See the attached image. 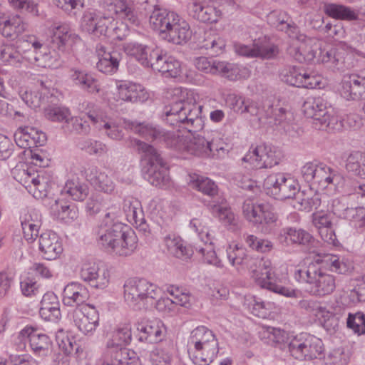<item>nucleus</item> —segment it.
Listing matches in <instances>:
<instances>
[{
	"label": "nucleus",
	"mask_w": 365,
	"mask_h": 365,
	"mask_svg": "<svg viewBox=\"0 0 365 365\" xmlns=\"http://www.w3.org/2000/svg\"><path fill=\"white\" fill-rule=\"evenodd\" d=\"M96 53L98 57L96 67L99 71L106 74H113L118 71L121 59L119 51L99 43L96 46Z\"/></svg>",
	"instance_id": "4be33fe9"
},
{
	"label": "nucleus",
	"mask_w": 365,
	"mask_h": 365,
	"mask_svg": "<svg viewBox=\"0 0 365 365\" xmlns=\"http://www.w3.org/2000/svg\"><path fill=\"white\" fill-rule=\"evenodd\" d=\"M81 40L78 35L76 34L67 26L61 25L56 26L51 37V47L52 51L42 53L40 49L43 46L41 41L36 36H27L24 38V48L31 46L34 48L35 55L33 58L28 56L31 61H38V66L56 69L62 66L63 61L61 55L56 51L63 52L66 46H73Z\"/></svg>",
	"instance_id": "20e7f679"
},
{
	"label": "nucleus",
	"mask_w": 365,
	"mask_h": 365,
	"mask_svg": "<svg viewBox=\"0 0 365 365\" xmlns=\"http://www.w3.org/2000/svg\"><path fill=\"white\" fill-rule=\"evenodd\" d=\"M217 342L215 335L211 330L205 326H200L191 331L187 346L188 348H190V346L197 347Z\"/></svg>",
	"instance_id": "a18cd8bd"
},
{
	"label": "nucleus",
	"mask_w": 365,
	"mask_h": 365,
	"mask_svg": "<svg viewBox=\"0 0 365 365\" xmlns=\"http://www.w3.org/2000/svg\"><path fill=\"white\" fill-rule=\"evenodd\" d=\"M128 147L135 149L146 162L144 178L155 187H163L169 183L168 169L153 146L138 139L130 138L126 141Z\"/></svg>",
	"instance_id": "423d86ee"
},
{
	"label": "nucleus",
	"mask_w": 365,
	"mask_h": 365,
	"mask_svg": "<svg viewBox=\"0 0 365 365\" xmlns=\"http://www.w3.org/2000/svg\"><path fill=\"white\" fill-rule=\"evenodd\" d=\"M303 360H312L320 358L323 354V342L322 341L307 333L304 335V344L303 347Z\"/></svg>",
	"instance_id": "09e8293b"
},
{
	"label": "nucleus",
	"mask_w": 365,
	"mask_h": 365,
	"mask_svg": "<svg viewBox=\"0 0 365 365\" xmlns=\"http://www.w3.org/2000/svg\"><path fill=\"white\" fill-rule=\"evenodd\" d=\"M341 95L348 101L365 98V76L358 73L345 75L341 81Z\"/></svg>",
	"instance_id": "6ab92c4d"
},
{
	"label": "nucleus",
	"mask_w": 365,
	"mask_h": 365,
	"mask_svg": "<svg viewBox=\"0 0 365 365\" xmlns=\"http://www.w3.org/2000/svg\"><path fill=\"white\" fill-rule=\"evenodd\" d=\"M86 108L85 114L91 120L92 123L100 130L104 129L106 135L114 140H121L124 133L118 124L112 120H106L99 110L94 108L93 103H88Z\"/></svg>",
	"instance_id": "aec40b11"
},
{
	"label": "nucleus",
	"mask_w": 365,
	"mask_h": 365,
	"mask_svg": "<svg viewBox=\"0 0 365 365\" xmlns=\"http://www.w3.org/2000/svg\"><path fill=\"white\" fill-rule=\"evenodd\" d=\"M189 14L193 19L206 24L218 21L221 11L212 5H207L202 0H194L188 6Z\"/></svg>",
	"instance_id": "393cba45"
},
{
	"label": "nucleus",
	"mask_w": 365,
	"mask_h": 365,
	"mask_svg": "<svg viewBox=\"0 0 365 365\" xmlns=\"http://www.w3.org/2000/svg\"><path fill=\"white\" fill-rule=\"evenodd\" d=\"M259 334L265 343L280 349L287 346L290 339L284 330L272 327H263Z\"/></svg>",
	"instance_id": "58836bf2"
},
{
	"label": "nucleus",
	"mask_w": 365,
	"mask_h": 365,
	"mask_svg": "<svg viewBox=\"0 0 365 365\" xmlns=\"http://www.w3.org/2000/svg\"><path fill=\"white\" fill-rule=\"evenodd\" d=\"M227 257L232 264L237 269L240 267H245L252 272V277L254 278V271L260 270L259 268V262L258 261H267L262 258H252L247 254L245 248L239 245H229L226 249Z\"/></svg>",
	"instance_id": "f3484780"
},
{
	"label": "nucleus",
	"mask_w": 365,
	"mask_h": 365,
	"mask_svg": "<svg viewBox=\"0 0 365 365\" xmlns=\"http://www.w3.org/2000/svg\"><path fill=\"white\" fill-rule=\"evenodd\" d=\"M207 142L212 149L210 157L221 158L228 152V145L225 142L222 135L217 130L207 132Z\"/></svg>",
	"instance_id": "3c124183"
},
{
	"label": "nucleus",
	"mask_w": 365,
	"mask_h": 365,
	"mask_svg": "<svg viewBox=\"0 0 365 365\" xmlns=\"http://www.w3.org/2000/svg\"><path fill=\"white\" fill-rule=\"evenodd\" d=\"M44 205L49 209L54 219L63 223L70 224L78 218L77 207L59 197L46 199Z\"/></svg>",
	"instance_id": "dca6fc26"
},
{
	"label": "nucleus",
	"mask_w": 365,
	"mask_h": 365,
	"mask_svg": "<svg viewBox=\"0 0 365 365\" xmlns=\"http://www.w3.org/2000/svg\"><path fill=\"white\" fill-rule=\"evenodd\" d=\"M0 59L8 65L21 68L23 62V46L21 39L15 43L0 46Z\"/></svg>",
	"instance_id": "7c9ffc66"
},
{
	"label": "nucleus",
	"mask_w": 365,
	"mask_h": 365,
	"mask_svg": "<svg viewBox=\"0 0 365 365\" xmlns=\"http://www.w3.org/2000/svg\"><path fill=\"white\" fill-rule=\"evenodd\" d=\"M277 240L284 247L298 246L307 249L314 242V238L307 230L289 226L283 227L280 230Z\"/></svg>",
	"instance_id": "4468645a"
},
{
	"label": "nucleus",
	"mask_w": 365,
	"mask_h": 365,
	"mask_svg": "<svg viewBox=\"0 0 365 365\" xmlns=\"http://www.w3.org/2000/svg\"><path fill=\"white\" fill-rule=\"evenodd\" d=\"M68 78L74 86L89 94H98L101 91L98 79L86 70L71 68L68 72Z\"/></svg>",
	"instance_id": "412c9836"
},
{
	"label": "nucleus",
	"mask_w": 365,
	"mask_h": 365,
	"mask_svg": "<svg viewBox=\"0 0 365 365\" xmlns=\"http://www.w3.org/2000/svg\"><path fill=\"white\" fill-rule=\"evenodd\" d=\"M31 349L35 354L46 356L51 351L52 342L49 337L41 333L36 327L26 325L24 327V336Z\"/></svg>",
	"instance_id": "5701e85b"
},
{
	"label": "nucleus",
	"mask_w": 365,
	"mask_h": 365,
	"mask_svg": "<svg viewBox=\"0 0 365 365\" xmlns=\"http://www.w3.org/2000/svg\"><path fill=\"white\" fill-rule=\"evenodd\" d=\"M217 65L216 75H220L230 81L247 78L250 76V71L247 68L238 64L218 61Z\"/></svg>",
	"instance_id": "ea45409f"
},
{
	"label": "nucleus",
	"mask_w": 365,
	"mask_h": 365,
	"mask_svg": "<svg viewBox=\"0 0 365 365\" xmlns=\"http://www.w3.org/2000/svg\"><path fill=\"white\" fill-rule=\"evenodd\" d=\"M66 133L88 135L91 131L89 124L81 118L70 115L63 125Z\"/></svg>",
	"instance_id": "bf43d9fd"
},
{
	"label": "nucleus",
	"mask_w": 365,
	"mask_h": 365,
	"mask_svg": "<svg viewBox=\"0 0 365 365\" xmlns=\"http://www.w3.org/2000/svg\"><path fill=\"white\" fill-rule=\"evenodd\" d=\"M73 325L86 336H92L99 325V314L93 305L76 308L71 313Z\"/></svg>",
	"instance_id": "ddd939ff"
},
{
	"label": "nucleus",
	"mask_w": 365,
	"mask_h": 365,
	"mask_svg": "<svg viewBox=\"0 0 365 365\" xmlns=\"http://www.w3.org/2000/svg\"><path fill=\"white\" fill-rule=\"evenodd\" d=\"M321 203V195L312 189H308L297 192L293 205L298 210L310 212L314 209H318Z\"/></svg>",
	"instance_id": "4c0bfd02"
},
{
	"label": "nucleus",
	"mask_w": 365,
	"mask_h": 365,
	"mask_svg": "<svg viewBox=\"0 0 365 365\" xmlns=\"http://www.w3.org/2000/svg\"><path fill=\"white\" fill-rule=\"evenodd\" d=\"M128 128L138 133L147 140H152L163 144L180 155L181 158L190 156L210 158L212 150L207 142V132L201 133H191L187 135L178 132L166 130L159 126L149 123L129 122L125 125Z\"/></svg>",
	"instance_id": "f257e3e1"
},
{
	"label": "nucleus",
	"mask_w": 365,
	"mask_h": 365,
	"mask_svg": "<svg viewBox=\"0 0 365 365\" xmlns=\"http://www.w3.org/2000/svg\"><path fill=\"white\" fill-rule=\"evenodd\" d=\"M163 241L168 252L177 258L186 260L193 255V248L186 245L184 240L175 234L166 235Z\"/></svg>",
	"instance_id": "473e14b6"
},
{
	"label": "nucleus",
	"mask_w": 365,
	"mask_h": 365,
	"mask_svg": "<svg viewBox=\"0 0 365 365\" xmlns=\"http://www.w3.org/2000/svg\"><path fill=\"white\" fill-rule=\"evenodd\" d=\"M172 94L177 98L164 107L163 120L172 126L181 124L189 133L202 129V106L195 103L193 93L187 89L175 88L172 90Z\"/></svg>",
	"instance_id": "7ed1b4c3"
},
{
	"label": "nucleus",
	"mask_w": 365,
	"mask_h": 365,
	"mask_svg": "<svg viewBox=\"0 0 365 365\" xmlns=\"http://www.w3.org/2000/svg\"><path fill=\"white\" fill-rule=\"evenodd\" d=\"M282 158L280 150L268 145H259L250 149L242 160L248 163L253 168H272L279 163Z\"/></svg>",
	"instance_id": "9d476101"
},
{
	"label": "nucleus",
	"mask_w": 365,
	"mask_h": 365,
	"mask_svg": "<svg viewBox=\"0 0 365 365\" xmlns=\"http://www.w3.org/2000/svg\"><path fill=\"white\" fill-rule=\"evenodd\" d=\"M322 262L331 272L345 274L351 271L353 266L351 262L344 257L335 255H325Z\"/></svg>",
	"instance_id": "49530a36"
},
{
	"label": "nucleus",
	"mask_w": 365,
	"mask_h": 365,
	"mask_svg": "<svg viewBox=\"0 0 365 365\" xmlns=\"http://www.w3.org/2000/svg\"><path fill=\"white\" fill-rule=\"evenodd\" d=\"M87 177L91 185L97 190L108 194H111L115 190V185L112 178L96 166L89 168Z\"/></svg>",
	"instance_id": "c9c22d12"
},
{
	"label": "nucleus",
	"mask_w": 365,
	"mask_h": 365,
	"mask_svg": "<svg viewBox=\"0 0 365 365\" xmlns=\"http://www.w3.org/2000/svg\"><path fill=\"white\" fill-rule=\"evenodd\" d=\"M88 297L87 288L78 282H71L63 289V302L66 306L78 307L86 302Z\"/></svg>",
	"instance_id": "c756f323"
},
{
	"label": "nucleus",
	"mask_w": 365,
	"mask_h": 365,
	"mask_svg": "<svg viewBox=\"0 0 365 365\" xmlns=\"http://www.w3.org/2000/svg\"><path fill=\"white\" fill-rule=\"evenodd\" d=\"M188 184L190 187L210 197H214L218 193L217 185L213 180L206 177L197 174L190 175Z\"/></svg>",
	"instance_id": "c03bdc74"
},
{
	"label": "nucleus",
	"mask_w": 365,
	"mask_h": 365,
	"mask_svg": "<svg viewBox=\"0 0 365 365\" xmlns=\"http://www.w3.org/2000/svg\"><path fill=\"white\" fill-rule=\"evenodd\" d=\"M260 270L255 269L254 272V279L257 284L262 288H266L275 293L290 298H299L302 292L290 287L277 284L273 281V272L271 268V262L258 261Z\"/></svg>",
	"instance_id": "9b49d317"
},
{
	"label": "nucleus",
	"mask_w": 365,
	"mask_h": 365,
	"mask_svg": "<svg viewBox=\"0 0 365 365\" xmlns=\"http://www.w3.org/2000/svg\"><path fill=\"white\" fill-rule=\"evenodd\" d=\"M120 99L125 101L138 102L144 98L143 88L140 84L124 82L117 86Z\"/></svg>",
	"instance_id": "de8ad7c7"
},
{
	"label": "nucleus",
	"mask_w": 365,
	"mask_h": 365,
	"mask_svg": "<svg viewBox=\"0 0 365 365\" xmlns=\"http://www.w3.org/2000/svg\"><path fill=\"white\" fill-rule=\"evenodd\" d=\"M341 180L342 176L336 170L323 163H319L315 181L316 185L322 188H326L329 185L339 187Z\"/></svg>",
	"instance_id": "a19ab883"
},
{
	"label": "nucleus",
	"mask_w": 365,
	"mask_h": 365,
	"mask_svg": "<svg viewBox=\"0 0 365 365\" xmlns=\"http://www.w3.org/2000/svg\"><path fill=\"white\" fill-rule=\"evenodd\" d=\"M244 237L245 243L252 250L267 253L273 249V243L267 239H260L253 235H247Z\"/></svg>",
	"instance_id": "e2e57ef3"
},
{
	"label": "nucleus",
	"mask_w": 365,
	"mask_h": 365,
	"mask_svg": "<svg viewBox=\"0 0 365 365\" xmlns=\"http://www.w3.org/2000/svg\"><path fill=\"white\" fill-rule=\"evenodd\" d=\"M98 245L119 256L130 255L137 247L138 238L130 228L120 222L113 213L107 212L93 230Z\"/></svg>",
	"instance_id": "f03ea898"
},
{
	"label": "nucleus",
	"mask_w": 365,
	"mask_h": 365,
	"mask_svg": "<svg viewBox=\"0 0 365 365\" xmlns=\"http://www.w3.org/2000/svg\"><path fill=\"white\" fill-rule=\"evenodd\" d=\"M173 346L169 344L167 346H159L151 353L152 361L155 365H170L173 359Z\"/></svg>",
	"instance_id": "680f3d73"
},
{
	"label": "nucleus",
	"mask_w": 365,
	"mask_h": 365,
	"mask_svg": "<svg viewBox=\"0 0 365 365\" xmlns=\"http://www.w3.org/2000/svg\"><path fill=\"white\" fill-rule=\"evenodd\" d=\"M23 33V17L19 14L0 16V34L6 38H19Z\"/></svg>",
	"instance_id": "f704fd0d"
},
{
	"label": "nucleus",
	"mask_w": 365,
	"mask_h": 365,
	"mask_svg": "<svg viewBox=\"0 0 365 365\" xmlns=\"http://www.w3.org/2000/svg\"><path fill=\"white\" fill-rule=\"evenodd\" d=\"M304 68L297 66H287L282 69L279 76L281 80L292 86L302 88Z\"/></svg>",
	"instance_id": "6e6d98bb"
},
{
	"label": "nucleus",
	"mask_w": 365,
	"mask_h": 365,
	"mask_svg": "<svg viewBox=\"0 0 365 365\" xmlns=\"http://www.w3.org/2000/svg\"><path fill=\"white\" fill-rule=\"evenodd\" d=\"M107 10L115 14L121 15L133 25H138L140 21L131 7L128 6L125 0H105Z\"/></svg>",
	"instance_id": "37998d69"
},
{
	"label": "nucleus",
	"mask_w": 365,
	"mask_h": 365,
	"mask_svg": "<svg viewBox=\"0 0 365 365\" xmlns=\"http://www.w3.org/2000/svg\"><path fill=\"white\" fill-rule=\"evenodd\" d=\"M137 339L140 342L153 344L161 341L166 333L165 327L161 322H149L136 324Z\"/></svg>",
	"instance_id": "b1692460"
},
{
	"label": "nucleus",
	"mask_w": 365,
	"mask_h": 365,
	"mask_svg": "<svg viewBox=\"0 0 365 365\" xmlns=\"http://www.w3.org/2000/svg\"><path fill=\"white\" fill-rule=\"evenodd\" d=\"M39 314L47 322H57L61 317L58 297L51 292L43 294L40 302Z\"/></svg>",
	"instance_id": "bb28decb"
},
{
	"label": "nucleus",
	"mask_w": 365,
	"mask_h": 365,
	"mask_svg": "<svg viewBox=\"0 0 365 365\" xmlns=\"http://www.w3.org/2000/svg\"><path fill=\"white\" fill-rule=\"evenodd\" d=\"M61 192L68 194L73 200L83 201L88 196L89 188L78 179H71L66 182Z\"/></svg>",
	"instance_id": "864d4df0"
},
{
	"label": "nucleus",
	"mask_w": 365,
	"mask_h": 365,
	"mask_svg": "<svg viewBox=\"0 0 365 365\" xmlns=\"http://www.w3.org/2000/svg\"><path fill=\"white\" fill-rule=\"evenodd\" d=\"M80 277L96 289L106 288L110 281L109 271L104 267L93 262H86L83 264Z\"/></svg>",
	"instance_id": "2eb2a0df"
},
{
	"label": "nucleus",
	"mask_w": 365,
	"mask_h": 365,
	"mask_svg": "<svg viewBox=\"0 0 365 365\" xmlns=\"http://www.w3.org/2000/svg\"><path fill=\"white\" fill-rule=\"evenodd\" d=\"M187 351L190 359L195 365H209L218 354V342L197 347L190 346Z\"/></svg>",
	"instance_id": "cd10ccee"
},
{
	"label": "nucleus",
	"mask_w": 365,
	"mask_h": 365,
	"mask_svg": "<svg viewBox=\"0 0 365 365\" xmlns=\"http://www.w3.org/2000/svg\"><path fill=\"white\" fill-rule=\"evenodd\" d=\"M259 207H264V212H258L259 220L256 222V227L262 232H267V225H273L277 220V215L273 212L272 206L267 202H259Z\"/></svg>",
	"instance_id": "13d9d810"
},
{
	"label": "nucleus",
	"mask_w": 365,
	"mask_h": 365,
	"mask_svg": "<svg viewBox=\"0 0 365 365\" xmlns=\"http://www.w3.org/2000/svg\"><path fill=\"white\" fill-rule=\"evenodd\" d=\"M123 289L125 302L137 310L154 304L159 293L158 287L145 279H129L125 282Z\"/></svg>",
	"instance_id": "0eeeda50"
},
{
	"label": "nucleus",
	"mask_w": 365,
	"mask_h": 365,
	"mask_svg": "<svg viewBox=\"0 0 365 365\" xmlns=\"http://www.w3.org/2000/svg\"><path fill=\"white\" fill-rule=\"evenodd\" d=\"M190 226L197 234L201 242L204 243L203 247L200 245L195 247L196 252L202 255L205 262L222 268L223 263L218 259L213 249L208 227L202 224L201 220L196 218L190 221Z\"/></svg>",
	"instance_id": "f8f14e48"
},
{
	"label": "nucleus",
	"mask_w": 365,
	"mask_h": 365,
	"mask_svg": "<svg viewBox=\"0 0 365 365\" xmlns=\"http://www.w3.org/2000/svg\"><path fill=\"white\" fill-rule=\"evenodd\" d=\"M247 307L251 313L259 318L266 319L269 316L272 304L269 302H264L259 298L255 297L247 299Z\"/></svg>",
	"instance_id": "052dcab7"
},
{
	"label": "nucleus",
	"mask_w": 365,
	"mask_h": 365,
	"mask_svg": "<svg viewBox=\"0 0 365 365\" xmlns=\"http://www.w3.org/2000/svg\"><path fill=\"white\" fill-rule=\"evenodd\" d=\"M305 333H300L290 337L287 344L288 351L292 356L297 360L302 361L303 347Z\"/></svg>",
	"instance_id": "774afa93"
},
{
	"label": "nucleus",
	"mask_w": 365,
	"mask_h": 365,
	"mask_svg": "<svg viewBox=\"0 0 365 365\" xmlns=\"http://www.w3.org/2000/svg\"><path fill=\"white\" fill-rule=\"evenodd\" d=\"M298 192H299V183L293 178L287 175L279 188L277 191V190L274 191L277 193V199L282 200L293 197L294 200Z\"/></svg>",
	"instance_id": "4d7b16f0"
},
{
	"label": "nucleus",
	"mask_w": 365,
	"mask_h": 365,
	"mask_svg": "<svg viewBox=\"0 0 365 365\" xmlns=\"http://www.w3.org/2000/svg\"><path fill=\"white\" fill-rule=\"evenodd\" d=\"M259 202H255L252 200L247 199L243 202L242 209L244 217L256 227V222L259 220L258 212L264 211V207H259Z\"/></svg>",
	"instance_id": "0e129e2a"
},
{
	"label": "nucleus",
	"mask_w": 365,
	"mask_h": 365,
	"mask_svg": "<svg viewBox=\"0 0 365 365\" xmlns=\"http://www.w3.org/2000/svg\"><path fill=\"white\" fill-rule=\"evenodd\" d=\"M342 192L345 194L344 196L350 197L351 199L358 200L361 198V200H365V184L358 182L356 179L346 177L343 178L341 183Z\"/></svg>",
	"instance_id": "8fccbe9b"
},
{
	"label": "nucleus",
	"mask_w": 365,
	"mask_h": 365,
	"mask_svg": "<svg viewBox=\"0 0 365 365\" xmlns=\"http://www.w3.org/2000/svg\"><path fill=\"white\" fill-rule=\"evenodd\" d=\"M106 357L116 365H139L136 353L126 347H106Z\"/></svg>",
	"instance_id": "72a5a7b5"
},
{
	"label": "nucleus",
	"mask_w": 365,
	"mask_h": 365,
	"mask_svg": "<svg viewBox=\"0 0 365 365\" xmlns=\"http://www.w3.org/2000/svg\"><path fill=\"white\" fill-rule=\"evenodd\" d=\"M304 115L314 120L316 126L319 125V129H324L329 126L331 121L334 120L332 115L333 108L328 106V102L324 96H316L307 98L302 106Z\"/></svg>",
	"instance_id": "1a4fd4ad"
},
{
	"label": "nucleus",
	"mask_w": 365,
	"mask_h": 365,
	"mask_svg": "<svg viewBox=\"0 0 365 365\" xmlns=\"http://www.w3.org/2000/svg\"><path fill=\"white\" fill-rule=\"evenodd\" d=\"M125 52L130 56H134L140 63H148L146 61V53L148 47L138 42H128L123 45Z\"/></svg>",
	"instance_id": "69168bd1"
},
{
	"label": "nucleus",
	"mask_w": 365,
	"mask_h": 365,
	"mask_svg": "<svg viewBox=\"0 0 365 365\" xmlns=\"http://www.w3.org/2000/svg\"><path fill=\"white\" fill-rule=\"evenodd\" d=\"M149 22L162 37L175 44L187 43L192 36L189 24L174 11L155 7Z\"/></svg>",
	"instance_id": "39448f33"
},
{
	"label": "nucleus",
	"mask_w": 365,
	"mask_h": 365,
	"mask_svg": "<svg viewBox=\"0 0 365 365\" xmlns=\"http://www.w3.org/2000/svg\"><path fill=\"white\" fill-rule=\"evenodd\" d=\"M46 142V135L33 127L24 126V163H31L38 167L48 165L45 153L38 148Z\"/></svg>",
	"instance_id": "6e6552de"
},
{
	"label": "nucleus",
	"mask_w": 365,
	"mask_h": 365,
	"mask_svg": "<svg viewBox=\"0 0 365 365\" xmlns=\"http://www.w3.org/2000/svg\"><path fill=\"white\" fill-rule=\"evenodd\" d=\"M288 53L299 63L314 62L317 58V48L304 41L293 42L287 49Z\"/></svg>",
	"instance_id": "e433bc0d"
},
{
	"label": "nucleus",
	"mask_w": 365,
	"mask_h": 365,
	"mask_svg": "<svg viewBox=\"0 0 365 365\" xmlns=\"http://www.w3.org/2000/svg\"><path fill=\"white\" fill-rule=\"evenodd\" d=\"M324 12L329 17L346 21H354L359 19V11L351 6L336 3H325Z\"/></svg>",
	"instance_id": "2f4dec72"
},
{
	"label": "nucleus",
	"mask_w": 365,
	"mask_h": 365,
	"mask_svg": "<svg viewBox=\"0 0 365 365\" xmlns=\"http://www.w3.org/2000/svg\"><path fill=\"white\" fill-rule=\"evenodd\" d=\"M227 106L234 112L239 113H249L252 115H257V108L252 102L245 97L235 93H228L225 98Z\"/></svg>",
	"instance_id": "79ce46f5"
},
{
	"label": "nucleus",
	"mask_w": 365,
	"mask_h": 365,
	"mask_svg": "<svg viewBox=\"0 0 365 365\" xmlns=\"http://www.w3.org/2000/svg\"><path fill=\"white\" fill-rule=\"evenodd\" d=\"M39 250L45 259H56L63 252L61 240L53 232H43L39 237Z\"/></svg>",
	"instance_id": "a878e982"
},
{
	"label": "nucleus",
	"mask_w": 365,
	"mask_h": 365,
	"mask_svg": "<svg viewBox=\"0 0 365 365\" xmlns=\"http://www.w3.org/2000/svg\"><path fill=\"white\" fill-rule=\"evenodd\" d=\"M53 185L39 175L35 177L29 171L24 172V188L34 198L41 199L43 203L46 199L55 198L52 192Z\"/></svg>",
	"instance_id": "a211bd4d"
},
{
	"label": "nucleus",
	"mask_w": 365,
	"mask_h": 365,
	"mask_svg": "<svg viewBox=\"0 0 365 365\" xmlns=\"http://www.w3.org/2000/svg\"><path fill=\"white\" fill-rule=\"evenodd\" d=\"M321 271L317 264L312 262L306 266L295 267L294 277L298 282L307 283L312 286Z\"/></svg>",
	"instance_id": "603ef678"
},
{
	"label": "nucleus",
	"mask_w": 365,
	"mask_h": 365,
	"mask_svg": "<svg viewBox=\"0 0 365 365\" xmlns=\"http://www.w3.org/2000/svg\"><path fill=\"white\" fill-rule=\"evenodd\" d=\"M335 289V277L322 270L307 291L312 296L324 297L332 294Z\"/></svg>",
	"instance_id": "c85d7f7f"
},
{
	"label": "nucleus",
	"mask_w": 365,
	"mask_h": 365,
	"mask_svg": "<svg viewBox=\"0 0 365 365\" xmlns=\"http://www.w3.org/2000/svg\"><path fill=\"white\" fill-rule=\"evenodd\" d=\"M132 339L131 326L125 324L119 327L112 334V337L108 340L106 347H125Z\"/></svg>",
	"instance_id": "5fc2aeb1"
},
{
	"label": "nucleus",
	"mask_w": 365,
	"mask_h": 365,
	"mask_svg": "<svg viewBox=\"0 0 365 365\" xmlns=\"http://www.w3.org/2000/svg\"><path fill=\"white\" fill-rule=\"evenodd\" d=\"M346 327L354 333L360 334H365V314L361 312L354 314L348 313L346 319Z\"/></svg>",
	"instance_id": "338daca9"
}]
</instances>
